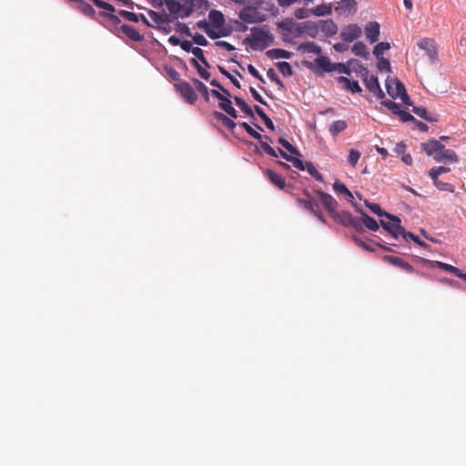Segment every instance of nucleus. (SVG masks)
Masks as SVG:
<instances>
[{"label": "nucleus", "mask_w": 466, "mask_h": 466, "mask_svg": "<svg viewBox=\"0 0 466 466\" xmlns=\"http://www.w3.org/2000/svg\"><path fill=\"white\" fill-rule=\"evenodd\" d=\"M304 28H313L314 31L318 29L317 25L314 22L311 21H306L301 24H294V31L292 32V35L296 36H299L302 34L305 33Z\"/></svg>", "instance_id": "27"}, {"label": "nucleus", "mask_w": 466, "mask_h": 466, "mask_svg": "<svg viewBox=\"0 0 466 466\" xmlns=\"http://www.w3.org/2000/svg\"><path fill=\"white\" fill-rule=\"evenodd\" d=\"M236 105L240 108V110L245 113L247 116L250 117H254V113L252 108L240 97H234Z\"/></svg>", "instance_id": "36"}, {"label": "nucleus", "mask_w": 466, "mask_h": 466, "mask_svg": "<svg viewBox=\"0 0 466 466\" xmlns=\"http://www.w3.org/2000/svg\"><path fill=\"white\" fill-rule=\"evenodd\" d=\"M364 85L377 98L383 99L385 97V94L380 88L377 76L371 75L368 79H364Z\"/></svg>", "instance_id": "10"}, {"label": "nucleus", "mask_w": 466, "mask_h": 466, "mask_svg": "<svg viewBox=\"0 0 466 466\" xmlns=\"http://www.w3.org/2000/svg\"><path fill=\"white\" fill-rule=\"evenodd\" d=\"M279 143L284 147L286 148L291 155L293 156H297V157H299L300 156V153L299 151L297 149V147H295L294 146H292L287 139L283 138V137H279Z\"/></svg>", "instance_id": "43"}, {"label": "nucleus", "mask_w": 466, "mask_h": 466, "mask_svg": "<svg viewBox=\"0 0 466 466\" xmlns=\"http://www.w3.org/2000/svg\"><path fill=\"white\" fill-rule=\"evenodd\" d=\"M192 4L196 11H200L201 13L207 11L210 6L208 0H192Z\"/></svg>", "instance_id": "47"}, {"label": "nucleus", "mask_w": 466, "mask_h": 466, "mask_svg": "<svg viewBox=\"0 0 466 466\" xmlns=\"http://www.w3.org/2000/svg\"><path fill=\"white\" fill-rule=\"evenodd\" d=\"M434 160L438 163H457L459 157L452 149L444 147L438 155H434Z\"/></svg>", "instance_id": "12"}, {"label": "nucleus", "mask_w": 466, "mask_h": 466, "mask_svg": "<svg viewBox=\"0 0 466 466\" xmlns=\"http://www.w3.org/2000/svg\"><path fill=\"white\" fill-rule=\"evenodd\" d=\"M120 31L133 41L139 42L143 39V36L140 35V33L131 25H122L120 26Z\"/></svg>", "instance_id": "23"}, {"label": "nucleus", "mask_w": 466, "mask_h": 466, "mask_svg": "<svg viewBox=\"0 0 466 466\" xmlns=\"http://www.w3.org/2000/svg\"><path fill=\"white\" fill-rule=\"evenodd\" d=\"M339 8L342 10H355L357 3L355 0H341L339 3Z\"/></svg>", "instance_id": "53"}, {"label": "nucleus", "mask_w": 466, "mask_h": 466, "mask_svg": "<svg viewBox=\"0 0 466 466\" xmlns=\"http://www.w3.org/2000/svg\"><path fill=\"white\" fill-rule=\"evenodd\" d=\"M317 26L327 36H332L338 33V25L331 19L320 20Z\"/></svg>", "instance_id": "15"}, {"label": "nucleus", "mask_w": 466, "mask_h": 466, "mask_svg": "<svg viewBox=\"0 0 466 466\" xmlns=\"http://www.w3.org/2000/svg\"><path fill=\"white\" fill-rule=\"evenodd\" d=\"M421 147L428 156L433 157L444 149V145L436 139H431L426 143H422Z\"/></svg>", "instance_id": "17"}, {"label": "nucleus", "mask_w": 466, "mask_h": 466, "mask_svg": "<svg viewBox=\"0 0 466 466\" xmlns=\"http://www.w3.org/2000/svg\"><path fill=\"white\" fill-rule=\"evenodd\" d=\"M360 219L361 223V228H364V227H366L371 231H377L379 229V224L377 223V221L373 218L370 217L369 215L362 211L361 218H360Z\"/></svg>", "instance_id": "24"}, {"label": "nucleus", "mask_w": 466, "mask_h": 466, "mask_svg": "<svg viewBox=\"0 0 466 466\" xmlns=\"http://www.w3.org/2000/svg\"><path fill=\"white\" fill-rule=\"evenodd\" d=\"M184 3L182 4V11H181V17H187L189 16L194 11H196L195 6H193L192 0H183Z\"/></svg>", "instance_id": "41"}, {"label": "nucleus", "mask_w": 466, "mask_h": 466, "mask_svg": "<svg viewBox=\"0 0 466 466\" xmlns=\"http://www.w3.org/2000/svg\"><path fill=\"white\" fill-rule=\"evenodd\" d=\"M266 55L271 59H279V58H286L289 59L291 57L292 53L281 48H273L268 50Z\"/></svg>", "instance_id": "25"}, {"label": "nucleus", "mask_w": 466, "mask_h": 466, "mask_svg": "<svg viewBox=\"0 0 466 466\" xmlns=\"http://www.w3.org/2000/svg\"><path fill=\"white\" fill-rule=\"evenodd\" d=\"M310 15H312L311 10L305 7L298 8L294 12V15L297 19H305L309 17Z\"/></svg>", "instance_id": "55"}, {"label": "nucleus", "mask_w": 466, "mask_h": 466, "mask_svg": "<svg viewBox=\"0 0 466 466\" xmlns=\"http://www.w3.org/2000/svg\"><path fill=\"white\" fill-rule=\"evenodd\" d=\"M365 35L366 38L370 43H375L378 41L380 36V25L377 22H370L365 26Z\"/></svg>", "instance_id": "16"}, {"label": "nucleus", "mask_w": 466, "mask_h": 466, "mask_svg": "<svg viewBox=\"0 0 466 466\" xmlns=\"http://www.w3.org/2000/svg\"><path fill=\"white\" fill-rule=\"evenodd\" d=\"M268 142H272L271 138L268 136L262 137V139L259 140L261 148L268 156H270L272 157H277L278 155H277L276 150L273 147H271Z\"/></svg>", "instance_id": "30"}, {"label": "nucleus", "mask_w": 466, "mask_h": 466, "mask_svg": "<svg viewBox=\"0 0 466 466\" xmlns=\"http://www.w3.org/2000/svg\"><path fill=\"white\" fill-rule=\"evenodd\" d=\"M165 3H166V5H167L168 11L171 14H174V15L180 14L181 15V11L183 8L181 3H179L177 0H165Z\"/></svg>", "instance_id": "37"}, {"label": "nucleus", "mask_w": 466, "mask_h": 466, "mask_svg": "<svg viewBox=\"0 0 466 466\" xmlns=\"http://www.w3.org/2000/svg\"><path fill=\"white\" fill-rule=\"evenodd\" d=\"M192 81H193V84L195 85L197 90L200 93V95L203 96L205 101L208 102L209 91H208V88L207 87V86L197 78H194Z\"/></svg>", "instance_id": "35"}, {"label": "nucleus", "mask_w": 466, "mask_h": 466, "mask_svg": "<svg viewBox=\"0 0 466 466\" xmlns=\"http://www.w3.org/2000/svg\"><path fill=\"white\" fill-rule=\"evenodd\" d=\"M402 237L405 240H408L409 238L413 240L415 243H417L420 247H423V248L428 247V245L424 241L420 240L418 236H416L415 234H413L411 232L405 231V233L403 234Z\"/></svg>", "instance_id": "51"}, {"label": "nucleus", "mask_w": 466, "mask_h": 466, "mask_svg": "<svg viewBox=\"0 0 466 466\" xmlns=\"http://www.w3.org/2000/svg\"><path fill=\"white\" fill-rule=\"evenodd\" d=\"M304 195L307 196L308 199L304 198H297V203L304 208L305 209L310 211H314V207L319 208L318 203L313 202L311 199H309V192L305 191Z\"/></svg>", "instance_id": "32"}, {"label": "nucleus", "mask_w": 466, "mask_h": 466, "mask_svg": "<svg viewBox=\"0 0 466 466\" xmlns=\"http://www.w3.org/2000/svg\"><path fill=\"white\" fill-rule=\"evenodd\" d=\"M390 48V43L388 42H380L379 44H377L375 46H374V49H373V55L377 57V58H380V56H382V54L389 50Z\"/></svg>", "instance_id": "42"}, {"label": "nucleus", "mask_w": 466, "mask_h": 466, "mask_svg": "<svg viewBox=\"0 0 466 466\" xmlns=\"http://www.w3.org/2000/svg\"><path fill=\"white\" fill-rule=\"evenodd\" d=\"M92 2L99 8H102L104 10L114 12L115 8L112 5L106 3L102 0H92Z\"/></svg>", "instance_id": "61"}, {"label": "nucleus", "mask_w": 466, "mask_h": 466, "mask_svg": "<svg viewBox=\"0 0 466 466\" xmlns=\"http://www.w3.org/2000/svg\"><path fill=\"white\" fill-rule=\"evenodd\" d=\"M412 111L420 118L429 121V122H437L438 118L431 114H429L426 107L424 106H413Z\"/></svg>", "instance_id": "26"}, {"label": "nucleus", "mask_w": 466, "mask_h": 466, "mask_svg": "<svg viewBox=\"0 0 466 466\" xmlns=\"http://www.w3.org/2000/svg\"><path fill=\"white\" fill-rule=\"evenodd\" d=\"M302 49L309 53H314L319 55L321 53V48L319 46L315 44L314 42H307L300 46Z\"/></svg>", "instance_id": "45"}, {"label": "nucleus", "mask_w": 466, "mask_h": 466, "mask_svg": "<svg viewBox=\"0 0 466 466\" xmlns=\"http://www.w3.org/2000/svg\"><path fill=\"white\" fill-rule=\"evenodd\" d=\"M198 28L202 29L211 39H217L221 36H226L229 34L228 31H217L211 28L210 24L206 20H200L197 23Z\"/></svg>", "instance_id": "14"}, {"label": "nucleus", "mask_w": 466, "mask_h": 466, "mask_svg": "<svg viewBox=\"0 0 466 466\" xmlns=\"http://www.w3.org/2000/svg\"><path fill=\"white\" fill-rule=\"evenodd\" d=\"M348 127V124L345 120H337L334 121L329 126V132L333 137L338 136L340 132L344 131Z\"/></svg>", "instance_id": "31"}, {"label": "nucleus", "mask_w": 466, "mask_h": 466, "mask_svg": "<svg viewBox=\"0 0 466 466\" xmlns=\"http://www.w3.org/2000/svg\"><path fill=\"white\" fill-rule=\"evenodd\" d=\"M366 206L369 208V209L373 212L374 214L382 217L388 214L387 212L383 211L379 204L376 203H370L368 201H365Z\"/></svg>", "instance_id": "50"}, {"label": "nucleus", "mask_w": 466, "mask_h": 466, "mask_svg": "<svg viewBox=\"0 0 466 466\" xmlns=\"http://www.w3.org/2000/svg\"><path fill=\"white\" fill-rule=\"evenodd\" d=\"M196 59L198 58L205 66L210 67L209 63L207 61L206 57L204 56V52L200 47H194L191 52Z\"/></svg>", "instance_id": "48"}, {"label": "nucleus", "mask_w": 466, "mask_h": 466, "mask_svg": "<svg viewBox=\"0 0 466 466\" xmlns=\"http://www.w3.org/2000/svg\"><path fill=\"white\" fill-rule=\"evenodd\" d=\"M397 116L400 118L402 122L416 121L412 115L402 109L399 111Z\"/></svg>", "instance_id": "63"}, {"label": "nucleus", "mask_w": 466, "mask_h": 466, "mask_svg": "<svg viewBox=\"0 0 466 466\" xmlns=\"http://www.w3.org/2000/svg\"><path fill=\"white\" fill-rule=\"evenodd\" d=\"M332 12L330 5L321 4L311 10V14L316 16L329 15Z\"/></svg>", "instance_id": "34"}, {"label": "nucleus", "mask_w": 466, "mask_h": 466, "mask_svg": "<svg viewBox=\"0 0 466 466\" xmlns=\"http://www.w3.org/2000/svg\"><path fill=\"white\" fill-rule=\"evenodd\" d=\"M361 28L356 24H350L340 31V37L345 42H353L361 35Z\"/></svg>", "instance_id": "7"}, {"label": "nucleus", "mask_w": 466, "mask_h": 466, "mask_svg": "<svg viewBox=\"0 0 466 466\" xmlns=\"http://www.w3.org/2000/svg\"><path fill=\"white\" fill-rule=\"evenodd\" d=\"M338 82L339 84H342L343 87L346 90L350 91L353 94L354 93H360L362 91V89H361L360 86L359 85L358 81L350 80L346 76H339L338 77Z\"/></svg>", "instance_id": "20"}, {"label": "nucleus", "mask_w": 466, "mask_h": 466, "mask_svg": "<svg viewBox=\"0 0 466 466\" xmlns=\"http://www.w3.org/2000/svg\"><path fill=\"white\" fill-rule=\"evenodd\" d=\"M192 40L195 44L201 46H206L208 44V42L205 38V36L198 33H196L194 35H192Z\"/></svg>", "instance_id": "59"}, {"label": "nucleus", "mask_w": 466, "mask_h": 466, "mask_svg": "<svg viewBox=\"0 0 466 466\" xmlns=\"http://www.w3.org/2000/svg\"><path fill=\"white\" fill-rule=\"evenodd\" d=\"M377 67L380 71H390V63L388 59L380 56Z\"/></svg>", "instance_id": "58"}, {"label": "nucleus", "mask_w": 466, "mask_h": 466, "mask_svg": "<svg viewBox=\"0 0 466 466\" xmlns=\"http://www.w3.org/2000/svg\"><path fill=\"white\" fill-rule=\"evenodd\" d=\"M350 66H358L359 71L357 75H359L363 81L364 79H368L370 76L369 69L364 66L360 61L357 59H350Z\"/></svg>", "instance_id": "33"}, {"label": "nucleus", "mask_w": 466, "mask_h": 466, "mask_svg": "<svg viewBox=\"0 0 466 466\" xmlns=\"http://www.w3.org/2000/svg\"><path fill=\"white\" fill-rule=\"evenodd\" d=\"M386 88L389 96L393 99L400 98L406 91L404 85L397 79H387Z\"/></svg>", "instance_id": "8"}, {"label": "nucleus", "mask_w": 466, "mask_h": 466, "mask_svg": "<svg viewBox=\"0 0 466 466\" xmlns=\"http://www.w3.org/2000/svg\"><path fill=\"white\" fill-rule=\"evenodd\" d=\"M351 50L355 56H360L364 59H368L370 57V52L368 51L365 44L362 42L355 43Z\"/></svg>", "instance_id": "28"}, {"label": "nucleus", "mask_w": 466, "mask_h": 466, "mask_svg": "<svg viewBox=\"0 0 466 466\" xmlns=\"http://www.w3.org/2000/svg\"><path fill=\"white\" fill-rule=\"evenodd\" d=\"M426 263L429 265L430 268H435L436 267V268H441L442 270H445L447 272L452 273L456 277H458L460 272H461V269H459L458 268H456V267H454L452 265L441 262V261L426 260Z\"/></svg>", "instance_id": "19"}, {"label": "nucleus", "mask_w": 466, "mask_h": 466, "mask_svg": "<svg viewBox=\"0 0 466 466\" xmlns=\"http://www.w3.org/2000/svg\"><path fill=\"white\" fill-rule=\"evenodd\" d=\"M218 70L222 75L228 77L237 88L241 87L239 81L236 77H234L228 71H227L224 67L218 66Z\"/></svg>", "instance_id": "56"}, {"label": "nucleus", "mask_w": 466, "mask_h": 466, "mask_svg": "<svg viewBox=\"0 0 466 466\" xmlns=\"http://www.w3.org/2000/svg\"><path fill=\"white\" fill-rule=\"evenodd\" d=\"M331 218L333 220L344 227H350L358 232H363L360 218L353 217L349 211H336Z\"/></svg>", "instance_id": "2"}, {"label": "nucleus", "mask_w": 466, "mask_h": 466, "mask_svg": "<svg viewBox=\"0 0 466 466\" xmlns=\"http://www.w3.org/2000/svg\"><path fill=\"white\" fill-rule=\"evenodd\" d=\"M240 127H242L245 129V131L249 136H251L253 138L258 139V140L262 139V136L258 132H257L254 128H252L248 123L242 122V123H240Z\"/></svg>", "instance_id": "49"}, {"label": "nucleus", "mask_w": 466, "mask_h": 466, "mask_svg": "<svg viewBox=\"0 0 466 466\" xmlns=\"http://www.w3.org/2000/svg\"><path fill=\"white\" fill-rule=\"evenodd\" d=\"M213 116L216 121L219 122L221 125H223L230 131H233L234 128L236 127V123L221 112L215 111L213 113Z\"/></svg>", "instance_id": "22"}, {"label": "nucleus", "mask_w": 466, "mask_h": 466, "mask_svg": "<svg viewBox=\"0 0 466 466\" xmlns=\"http://www.w3.org/2000/svg\"><path fill=\"white\" fill-rule=\"evenodd\" d=\"M333 189L338 194L345 195L346 193H349L348 187L343 183H341L339 181H336L333 184Z\"/></svg>", "instance_id": "62"}, {"label": "nucleus", "mask_w": 466, "mask_h": 466, "mask_svg": "<svg viewBox=\"0 0 466 466\" xmlns=\"http://www.w3.org/2000/svg\"><path fill=\"white\" fill-rule=\"evenodd\" d=\"M383 261L394 266V267H398L401 269H403L404 271L408 272V273H415L417 272L415 270V268H413L412 265H410V263L406 262L405 260H403L400 257H395V256H391V255H386L383 257Z\"/></svg>", "instance_id": "9"}, {"label": "nucleus", "mask_w": 466, "mask_h": 466, "mask_svg": "<svg viewBox=\"0 0 466 466\" xmlns=\"http://www.w3.org/2000/svg\"><path fill=\"white\" fill-rule=\"evenodd\" d=\"M241 21L247 24H257L266 20V15L252 5L244 6L238 13Z\"/></svg>", "instance_id": "3"}, {"label": "nucleus", "mask_w": 466, "mask_h": 466, "mask_svg": "<svg viewBox=\"0 0 466 466\" xmlns=\"http://www.w3.org/2000/svg\"><path fill=\"white\" fill-rule=\"evenodd\" d=\"M250 32V35L244 39V43L249 45L253 50H263L273 43L274 37L266 26L252 27Z\"/></svg>", "instance_id": "1"}, {"label": "nucleus", "mask_w": 466, "mask_h": 466, "mask_svg": "<svg viewBox=\"0 0 466 466\" xmlns=\"http://www.w3.org/2000/svg\"><path fill=\"white\" fill-rule=\"evenodd\" d=\"M266 174H267V177L269 179V181L274 186H276L279 189H284L285 188L286 181H285V178L282 176L279 175L278 173H276L275 171L270 170V169H267L266 170Z\"/></svg>", "instance_id": "21"}, {"label": "nucleus", "mask_w": 466, "mask_h": 466, "mask_svg": "<svg viewBox=\"0 0 466 466\" xmlns=\"http://www.w3.org/2000/svg\"><path fill=\"white\" fill-rule=\"evenodd\" d=\"M316 70L321 73L327 72L330 73L333 72L332 65L333 63L330 61V59L328 56H319L314 60Z\"/></svg>", "instance_id": "18"}, {"label": "nucleus", "mask_w": 466, "mask_h": 466, "mask_svg": "<svg viewBox=\"0 0 466 466\" xmlns=\"http://www.w3.org/2000/svg\"><path fill=\"white\" fill-rule=\"evenodd\" d=\"M305 169L316 180L320 181V182H322L324 180L323 176L317 170V168L311 162H306Z\"/></svg>", "instance_id": "40"}, {"label": "nucleus", "mask_w": 466, "mask_h": 466, "mask_svg": "<svg viewBox=\"0 0 466 466\" xmlns=\"http://www.w3.org/2000/svg\"><path fill=\"white\" fill-rule=\"evenodd\" d=\"M189 62L197 69V71L201 78H203L205 80L209 79L210 73L207 69L203 68L196 58H191Z\"/></svg>", "instance_id": "38"}, {"label": "nucleus", "mask_w": 466, "mask_h": 466, "mask_svg": "<svg viewBox=\"0 0 466 466\" xmlns=\"http://www.w3.org/2000/svg\"><path fill=\"white\" fill-rule=\"evenodd\" d=\"M208 20L210 25L218 29L217 31H225L222 29L225 25V16L220 11L215 9L210 10Z\"/></svg>", "instance_id": "13"}, {"label": "nucleus", "mask_w": 466, "mask_h": 466, "mask_svg": "<svg viewBox=\"0 0 466 466\" xmlns=\"http://www.w3.org/2000/svg\"><path fill=\"white\" fill-rule=\"evenodd\" d=\"M267 76L273 82H275L280 88H284V84L280 80V78L278 76L277 73L273 68H269L267 71Z\"/></svg>", "instance_id": "52"}, {"label": "nucleus", "mask_w": 466, "mask_h": 466, "mask_svg": "<svg viewBox=\"0 0 466 466\" xmlns=\"http://www.w3.org/2000/svg\"><path fill=\"white\" fill-rule=\"evenodd\" d=\"M175 88L187 103L193 105L198 100V95L189 83L179 81L175 84Z\"/></svg>", "instance_id": "5"}, {"label": "nucleus", "mask_w": 466, "mask_h": 466, "mask_svg": "<svg viewBox=\"0 0 466 466\" xmlns=\"http://www.w3.org/2000/svg\"><path fill=\"white\" fill-rule=\"evenodd\" d=\"M360 158V153L358 150H355V149L350 150L348 161L352 167H355L357 165Z\"/></svg>", "instance_id": "57"}, {"label": "nucleus", "mask_w": 466, "mask_h": 466, "mask_svg": "<svg viewBox=\"0 0 466 466\" xmlns=\"http://www.w3.org/2000/svg\"><path fill=\"white\" fill-rule=\"evenodd\" d=\"M381 104L388 109H390L394 115H397L400 110V105L397 104L396 102L390 100H384L381 102Z\"/></svg>", "instance_id": "54"}, {"label": "nucleus", "mask_w": 466, "mask_h": 466, "mask_svg": "<svg viewBox=\"0 0 466 466\" xmlns=\"http://www.w3.org/2000/svg\"><path fill=\"white\" fill-rule=\"evenodd\" d=\"M333 72L337 71L339 73L345 74L347 76H350L351 74V68L350 66V60L347 62V64L343 63H333L332 65Z\"/></svg>", "instance_id": "39"}, {"label": "nucleus", "mask_w": 466, "mask_h": 466, "mask_svg": "<svg viewBox=\"0 0 466 466\" xmlns=\"http://www.w3.org/2000/svg\"><path fill=\"white\" fill-rule=\"evenodd\" d=\"M418 46L426 51L427 56L431 61L437 58V46L433 39L423 38L418 43Z\"/></svg>", "instance_id": "11"}, {"label": "nucleus", "mask_w": 466, "mask_h": 466, "mask_svg": "<svg viewBox=\"0 0 466 466\" xmlns=\"http://www.w3.org/2000/svg\"><path fill=\"white\" fill-rule=\"evenodd\" d=\"M218 106L223 111H225L232 118L238 117V113H237L236 109L233 107L232 102L230 101L229 97L225 98V100H223V102H219Z\"/></svg>", "instance_id": "29"}, {"label": "nucleus", "mask_w": 466, "mask_h": 466, "mask_svg": "<svg viewBox=\"0 0 466 466\" xmlns=\"http://www.w3.org/2000/svg\"><path fill=\"white\" fill-rule=\"evenodd\" d=\"M439 190H442V191H449V192H454V187L450 184V183H446V182H442V181H439V182H436V185H434Z\"/></svg>", "instance_id": "60"}, {"label": "nucleus", "mask_w": 466, "mask_h": 466, "mask_svg": "<svg viewBox=\"0 0 466 466\" xmlns=\"http://www.w3.org/2000/svg\"><path fill=\"white\" fill-rule=\"evenodd\" d=\"M80 3L81 5L78 7L80 12L86 16L94 17V15H96L95 9L87 3H85L83 1Z\"/></svg>", "instance_id": "46"}, {"label": "nucleus", "mask_w": 466, "mask_h": 466, "mask_svg": "<svg viewBox=\"0 0 466 466\" xmlns=\"http://www.w3.org/2000/svg\"><path fill=\"white\" fill-rule=\"evenodd\" d=\"M120 15L130 22H134V23L138 22V16L135 13L122 10V11H120Z\"/></svg>", "instance_id": "64"}, {"label": "nucleus", "mask_w": 466, "mask_h": 466, "mask_svg": "<svg viewBox=\"0 0 466 466\" xmlns=\"http://www.w3.org/2000/svg\"><path fill=\"white\" fill-rule=\"evenodd\" d=\"M316 195L319 197L322 206L329 212L331 217L336 211L338 207L337 200L329 194L325 193L321 190H316Z\"/></svg>", "instance_id": "6"}, {"label": "nucleus", "mask_w": 466, "mask_h": 466, "mask_svg": "<svg viewBox=\"0 0 466 466\" xmlns=\"http://www.w3.org/2000/svg\"><path fill=\"white\" fill-rule=\"evenodd\" d=\"M276 66L284 76H290L293 74L292 67L288 62H279Z\"/></svg>", "instance_id": "44"}, {"label": "nucleus", "mask_w": 466, "mask_h": 466, "mask_svg": "<svg viewBox=\"0 0 466 466\" xmlns=\"http://www.w3.org/2000/svg\"><path fill=\"white\" fill-rule=\"evenodd\" d=\"M386 217L390 219V221L380 220L381 227L389 231L393 238H398L399 236H403L405 233V229L400 225V219L394 215L386 214Z\"/></svg>", "instance_id": "4"}]
</instances>
